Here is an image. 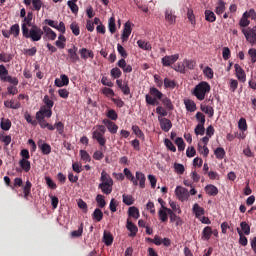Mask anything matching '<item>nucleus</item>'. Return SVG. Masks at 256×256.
Segmentation results:
<instances>
[{"label": "nucleus", "mask_w": 256, "mask_h": 256, "mask_svg": "<svg viewBox=\"0 0 256 256\" xmlns=\"http://www.w3.org/2000/svg\"><path fill=\"white\" fill-rule=\"evenodd\" d=\"M22 35L25 39H31L33 42L41 41V37H43V30L37 26H31V29L27 27V24H22Z\"/></svg>", "instance_id": "f257e3e1"}, {"label": "nucleus", "mask_w": 256, "mask_h": 256, "mask_svg": "<svg viewBox=\"0 0 256 256\" xmlns=\"http://www.w3.org/2000/svg\"><path fill=\"white\" fill-rule=\"evenodd\" d=\"M211 91V85L206 81L200 82L195 86L192 95L198 99V101H203L205 99V95Z\"/></svg>", "instance_id": "f03ea898"}, {"label": "nucleus", "mask_w": 256, "mask_h": 256, "mask_svg": "<svg viewBox=\"0 0 256 256\" xmlns=\"http://www.w3.org/2000/svg\"><path fill=\"white\" fill-rule=\"evenodd\" d=\"M105 133H107V128L104 125H97L96 130L92 132V138L97 141L100 147H105L107 139L105 138Z\"/></svg>", "instance_id": "7ed1b4c3"}, {"label": "nucleus", "mask_w": 256, "mask_h": 256, "mask_svg": "<svg viewBox=\"0 0 256 256\" xmlns=\"http://www.w3.org/2000/svg\"><path fill=\"white\" fill-rule=\"evenodd\" d=\"M242 33L246 39V41L248 43H250V45L252 47L256 46V26L248 27L246 29H242Z\"/></svg>", "instance_id": "20e7f679"}, {"label": "nucleus", "mask_w": 256, "mask_h": 256, "mask_svg": "<svg viewBox=\"0 0 256 256\" xmlns=\"http://www.w3.org/2000/svg\"><path fill=\"white\" fill-rule=\"evenodd\" d=\"M175 195L179 201H187L189 199V190L183 186H177Z\"/></svg>", "instance_id": "39448f33"}, {"label": "nucleus", "mask_w": 256, "mask_h": 256, "mask_svg": "<svg viewBox=\"0 0 256 256\" xmlns=\"http://www.w3.org/2000/svg\"><path fill=\"white\" fill-rule=\"evenodd\" d=\"M53 115V110L45 107V106H41L39 111L36 112V119H51Z\"/></svg>", "instance_id": "423d86ee"}, {"label": "nucleus", "mask_w": 256, "mask_h": 256, "mask_svg": "<svg viewBox=\"0 0 256 256\" xmlns=\"http://www.w3.org/2000/svg\"><path fill=\"white\" fill-rule=\"evenodd\" d=\"M179 60V54L166 55L162 58L163 67H171L174 63H177Z\"/></svg>", "instance_id": "0eeeda50"}, {"label": "nucleus", "mask_w": 256, "mask_h": 256, "mask_svg": "<svg viewBox=\"0 0 256 256\" xmlns=\"http://www.w3.org/2000/svg\"><path fill=\"white\" fill-rule=\"evenodd\" d=\"M102 123L105 125V127H107L109 133L112 135H115V133H117L119 130V126H117V124H115V122L111 121L110 119H104Z\"/></svg>", "instance_id": "6e6552de"}, {"label": "nucleus", "mask_w": 256, "mask_h": 256, "mask_svg": "<svg viewBox=\"0 0 256 256\" xmlns=\"http://www.w3.org/2000/svg\"><path fill=\"white\" fill-rule=\"evenodd\" d=\"M158 121L160 123L162 131H165V133H169V131H171L173 123H171V120H169V118H158Z\"/></svg>", "instance_id": "1a4fd4ad"}, {"label": "nucleus", "mask_w": 256, "mask_h": 256, "mask_svg": "<svg viewBox=\"0 0 256 256\" xmlns=\"http://www.w3.org/2000/svg\"><path fill=\"white\" fill-rule=\"evenodd\" d=\"M131 31H132L131 22L128 21L124 24L123 33H122V36H121V39H122L123 43H125V41L129 40V37L131 35Z\"/></svg>", "instance_id": "9d476101"}, {"label": "nucleus", "mask_w": 256, "mask_h": 256, "mask_svg": "<svg viewBox=\"0 0 256 256\" xmlns=\"http://www.w3.org/2000/svg\"><path fill=\"white\" fill-rule=\"evenodd\" d=\"M234 69L236 71V77L239 79L242 83H245L247 81V75L245 74V71L239 64L234 65Z\"/></svg>", "instance_id": "9b49d317"}, {"label": "nucleus", "mask_w": 256, "mask_h": 256, "mask_svg": "<svg viewBox=\"0 0 256 256\" xmlns=\"http://www.w3.org/2000/svg\"><path fill=\"white\" fill-rule=\"evenodd\" d=\"M154 245L160 246L164 245V247H171V239L169 238H163L161 239L159 235L154 236Z\"/></svg>", "instance_id": "f8f14e48"}, {"label": "nucleus", "mask_w": 256, "mask_h": 256, "mask_svg": "<svg viewBox=\"0 0 256 256\" xmlns=\"http://www.w3.org/2000/svg\"><path fill=\"white\" fill-rule=\"evenodd\" d=\"M126 228L130 232L129 237L137 236L139 228H137V225H135V223H132L131 220H129V219H127Z\"/></svg>", "instance_id": "ddd939ff"}, {"label": "nucleus", "mask_w": 256, "mask_h": 256, "mask_svg": "<svg viewBox=\"0 0 256 256\" xmlns=\"http://www.w3.org/2000/svg\"><path fill=\"white\" fill-rule=\"evenodd\" d=\"M79 54L81 59H84V61H87V59H93L95 57V54L93 53V50H89L87 48H81L79 50Z\"/></svg>", "instance_id": "4468645a"}, {"label": "nucleus", "mask_w": 256, "mask_h": 256, "mask_svg": "<svg viewBox=\"0 0 256 256\" xmlns=\"http://www.w3.org/2000/svg\"><path fill=\"white\" fill-rule=\"evenodd\" d=\"M117 66L122 69L123 73H131L133 71V66L128 65L124 58L117 62Z\"/></svg>", "instance_id": "2eb2a0df"}, {"label": "nucleus", "mask_w": 256, "mask_h": 256, "mask_svg": "<svg viewBox=\"0 0 256 256\" xmlns=\"http://www.w3.org/2000/svg\"><path fill=\"white\" fill-rule=\"evenodd\" d=\"M38 125H40L41 129H48V131H55V127L53 124H49L45 118H36Z\"/></svg>", "instance_id": "dca6fc26"}, {"label": "nucleus", "mask_w": 256, "mask_h": 256, "mask_svg": "<svg viewBox=\"0 0 256 256\" xmlns=\"http://www.w3.org/2000/svg\"><path fill=\"white\" fill-rule=\"evenodd\" d=\"M68 57L70 63H77V61H79V54H77L76 46H73V48L68 49Z\"/></svg>", "instance_id": "f3484780"}, {"label": "nucleus", "mask_w": 256, "mask_h": 256, "mask_svg": "<svg viewBox=\"0 0 256 256\" xmlns=\"http://www.w3.org/2000/svg\"><path fill=\"white\" fill-rule=\"evenodd\" d=\"M38 149H40L42 155H49L51 153V145L43 142V140L38 141Z\"/></svg>", "instance_id": "a211bd4d"}, {"label": "nucleus", "mask_w": 256, "mask_h": 256, "mask_svg": "<svg viewBox=\"0 0 256 256\" xmlns=\"http://www.w3.org/2000/svg\"><path fill=\"white\" fill-rule=\"evenodd\" d=\"M4 107H6L7 109H21V102L17 101V100H6L4 101Z\"/></svg>", "instance_id": "6ab92c4d"}, {"label": "nucleus", "mask_w": 256, "mask_h": 256, "mask_svg": "<svg viewBox=\"0 0 256 256\" xmlns=\"http://www.w3.org/2000/svg\"><path fill=\"white\" fill-rule=\"evenodd\" d=\"M43 33H45L50 41H55L57 39V33H55L49 26H43Z\"/></svg>", "instance_id": "aec40b11"}, {"label": "nucleus", "mask_w": 256, "mask_h": 256, "mask_svg": "<svg viewBox=\"0 0 256 256\" xmlns=\"http://www.w3.org/2000/svg\"><path fill=\"white\" fill-rule=\"evenodd\" d=\"M137 183H139L140 189H145V181H147V178H145V174L141 171L136 172V179Z\"/></svg>", "instance_id": "412c9836"}, {"label": "nucleus", "mask_w": 256, "mask_h": 256, "mask_svg": "<svg viewBox=\"0 0 256 256\" xmlns=\"http://www.w3.org/2000/svg\"><path fill=\"white\" fill-rule=\"evenodd\" d=\"M98 189H101L104 195H111L113 193V184L100 183Z\"/></svg>", "instance_id": "4be33fe9"}, {"label": "nucleus", "mask_w": 256, "mask_h": 256, "mask_svg": "<svg viewBox=\"0 0 256 256\" xmlns=\"http://www.w3.org/2000/svg\"><path fill=\"white\" fill-rule=\"evenodd\" d=\"M165 20L169 23V25H175L177 21V16L173 14V10L165 11Z\"/></svg>", "instance_id": "5701e85b"}, {"label": "nucleus", "mask_w": 256, "mask_h": 256, "mask_svg": "<svg viewBox=\"0 0 256 256\" xmlns=\"http://www.w3.org/2000/svg\"><path fill=\"white\" fill-rule=\"evenodd\" d=\"M123 173L126 179H128V181H131V183H133L134 187H137V185H139L137 180H135V176L133 175L131 170H129V168H124Z\"/></svg>", "instance_id": "b1692460"}, {"label": "nucleus", "mask_w": 256, "mask_h": 256, "mask_svg": "<svg viewBox=\"0 0 256 256\" xmlns=\"http://www.w3.org/2000/svg\"><path fill=\"white\" fill-rule=\"evenodd\" d=\"M149 94H150L154 99H156V101H157V99H158L159 101H161V100L163 99V97H164L163 92L159 91V89H157V88H155V87H151V88H150Z\"/></svg>", "instance_id": "393cba45"}, {"label": "nucleus", "mask_w": 256, "mask_h": 256, "mask_svg": "<svg viewBox=\"0 0 256 256\" xmlns=\"http://www.w3.org/2000/svg\"><path fill=\"white\" fill-rule=\"evenodd\" d=\"M184 105L190 113H195V111H197V104H195L193 100H185Z\"/></svg>", "instance_id": "a878e982"}, {"label": "nucleus", "mask_w": 256, "mask_h": 256, "mask_svg": "<svg viewBox=\"0 0 256 256\" xmlns=\"http://www.w3.org/2000/svg\"><path fill=\"white\" fill-rule=\"evenodd\" d=\"M100 181L101 183L113 185V178L105 170L101 172Z\"/></svg>", "instance_id": "bb28decb"}, {"label": "nucleus", "mask_w": 256, "mask_h": 256, "mask_svg": "<svg viewBox=\"0 0 256 256\" xmlns=\"http://www.w3.org/2000/svg\"><path fill=\"white\" fill-rule=\"evenodd\" d=\"M92 219L93 221H96L97 223L103 221V211L101 209L96 208L94 212L92 213Z\"/></svg>", "instance_id": "cd10ccee"}, {"label": "nucleus", "mask_w": 256, "mask_h": 256, "mask_svg": "<svg viewBox=\"0 0 256 256\" xmlns=\"http://www.w3.org/2000/svg\"><path fill=\"white\" fill-rule=\"evenodd\" d=\"M160 101L163 103V106L168 109V111H173V109H175L173 102H171V99H169L167 96L164 95Z\"/></svg>", "instance_id": "c85d7f7f"}, {"label": "nucleus", "mask_w": 256, "mask_h": 256, "mask_svg": "<svg viewBox=\"0 0 256 256\" xmlns=\"http://www.w3.org/2000/svg\"><path fill=\"white\" fill-rule=\"evenodd\" d=\"M19 165L25 173H29V171H31V162L29 160L21 159L19 161Z\"/></svg>", "instance_id": "c756f323"}, {"label": "nucleus", "mask_w": 256, "mask_h": 256, "mask_svg": "<svg viewBox=\"0 0 256 256\" xmlns=\"http://www.w3.org/2000/svg\"><path fill=\"white\" fill-rule=\"evenodd\" d=\"M204 15H205V19L209 23H215V21L217 20V17L215 16V13L211 10H205Z\"/></svg>", "instance_id": "7c9ffc66"}, {"label": "nucleus", "mask_w": 256, "mask_h": 256, "mask_svg": "<svg viewBox=\"0 0 256 256\" xmlns=\"http://www.w3.org/2000/svg\"><path fill=\"white\" fill-rule=\"evenodd\" d=\"M0 61L2 63H11V61H13V54H9L6 52L0 53Z\"/></svg>", "instance_id": "2f4dec72"}, {"label": "nucleus", "mask_w": 256, "mask_h": 256, "mask_svg": "<svg viewBox=\"0 0 256 256\" xmlns=\"http://www.w3.org/2000/svg\"><path fill=\"white\" fill-rule=\"evenodd\" d=\"M103 239L107 247L113 245V234H111L110 232L104 231Z\"/></svg>", "instance_id": "473e14b6"}, {"label": "nucleus", "mask_w": 256, "mask_h": 256, "mask_svg": "<svg viewBox=\"0 0 256 256\" xmlns=\"http://www.w3.org/2000/svg\"><path fill=\"white\" fill-rule=\"evenodd\" d=\"M128 215L129 217H133V219H139V208L132 206L128 209Z\"/></svg>", "instance_id": "72a5a7b5"}, {"label": "nucleus", "mask_w": 256, "mask_h": 256, "mask_svg": "<svg viewBox=\"0 0 256 256\" xmlns=\"http://www.w3.org/2000/svg\"><path fill=\"white\" fill-rule=\"evenodd\" d=\"M24 119L29 125H33V127H37V119H34L29 112L24 113Z\"/></svg>", "instance_id": "f704fd0d"}, {"label": "nucleus", "mask_w": 256, "mask_h": 256, "mask_svg": "<svg viewBox=\"0 0 256 256\" xmlns=\"http://www.w3.org/2000/svg\"><path fill=\"white\" fill-rule=\"evenodd\" d=\"M2 81L4 83H11V85L17 86L19 85V79H17V77H12V76H6V77H2Z\"/></svg>", "instance_id": "c9c22d12"}, {"label": "nucleus", "mask_w": 256, "mask_h": 256, "mask_svg": "<svg viewBox=\"0 0 256 256\" xmlns=\"http://www.w3.org/2000/svg\"><path fill=\"white\" fill-rule=\"evenodd\" d=\"M168 215H169V213L165 209H160L158 211V217H159L160 221H162V223H167V221L169 219Z\"/></svg>", "instance_id": "e433bc0d"}, {"label": "nucleus", "mask_w": 256, "mask_h": 256, "mask_svg": "<svg viewBox=\"0 0 256 256\" xmlns=\"http://www.w3.org/2000/svg\"><path fill=\"white\" fill-rule=\"evenodd\" d=\"M132 131L136 135V137H138V139H142V140L145 139V133H143V131L141 130V128H139V126L133 125Z\"/></svg>", "instance_id": "4c0bfd02"}, {"label": "nucleus", "mask_w": 256, "mask_h": 256, "mask_svg": "<svg viewBox=\"0 0 256 256\" xmlns=\"http://www.w3.org/2000/svg\"><path fill=\"white\" fill-rule=\"evenodd\" d=\"M31 187H33V184H31V181H26V184L23 188L24 192V199H28L29 195H31Z\"/></svg>", "instance_id": "58836bf2"}, {"label": "nucleus", "mask_w": 256, "mask_h": 256, "mask_svg": "<svg viewBox=\"0 0 256 256\" xmlns=\"http://www.w3.org/2000/svg\"><path fill=\"white\" fill-rule=\"evenodd\" d=\"M54 129L57 130V133L58 135H64L65 133V124L61 121L59 122H56L54 125H53Z\"/></svg>", "instance_id": "ea45409f"}, {"label": "nucleus", "mask_w": 256, "mask_h": 256, "mask_svg": "<svg viewBox=\"0 0 256 256\" xmlns=\"http://www.w3.org/2000/svg\"><path fill=\"white\" fill-rule=\"evenodd\" d=\"M205 191L208 195H211L212 197H215V195L219 193V190H217V187L211 184L205 187Z\"/></svg>", "instance_id": "a19ab883"}, {"label": "nucleus", "mask_w": 256, "mask_h": 256, "mask_svg": "<svg viewBox=\"0 0 256 256\" xmlns=\"http://www.w3.org/2000/svg\"><path fill=\"white\" fill-rule=\"evenodd\" d=\"M0 127L3 131H9V129H11V120L2 118Z\"/></svg>", "instance_id": "79ce46f5"}, {"label": "nucleus", "mask_w": 256, "mask_h": 256, "mask_svg": "<svg viewBox=\"0 0 256 256\" xmlns=\"http://www.w3.org/2000/svg\"><path fill=\"white\" fill-rule=\"evenodd\" d=\"M108 29L110 31V33H115V31H117V25L115 24V16L110 17V19L108 20Z\"/></svg>", "instance_id": "37998d69"}, {"label": "nucleus", "mask_w": 256, "mask_h": 256, "mask_svg": "<svg viewBox=\"0 0 256 256\" xmlns=\"http://www.w3.org/2000/svg\"><path fill=\"white\" fill-rule=\"evenodd\" d=\"M193 212L195 213L196 217H201V215H205V209L199 204L195 203L193 205Z\"/></svg>", "instance_id": "c03bdc74"}, {"label": "nucleus", "mask_w": 256, "mask_h": 256, "mask_svg": "<svg viewBox=\"0 0 256 256\" xmlns=\"http://www.w3.org/2000/svg\"><path fill=\"white\" fill-rule=\"evenodd\" d=\"M177 87V83L174 80L169 78L164 79V88L165 89H175Z\"/></svg>", "instance_id": "a18cd8bd"}, {"label": "nucleus", "mask_w": 256, "mask_h": 256, "mask_svg": "<svg viewBox=\"0 0 256 256\" xmlns=\"http://www.w3.org/2000/svg\"><path fill=\"white\" fill-rule=\"evenodd\" d=\"M33 12H28L27 16L24 17V23L22 25H26V27H33Z\"/></svg>", "instance_id": "49530a36"}, {"label": "nucleus", "mask_w": 256, "mask_h": 256, "mask_svg": "<svg viewBox=\"0 0 256 256\" xmlns=\"http://www.w3.org/2000/svg\"><path fill=\"white\" fill-rule=\"evenodd\" d=\"M96 203L100 209H103L105 205H107V202L105 201V196L98 194L96 196Z\"/></svg>", "instance_id": "de8ad7c7"}, {"label": "nucleus", "mask_w": 256, "mask_h": 256, "mask_svg": "<svg viewBox=\"0 0 256 256\" xmlns=\"http://www.w3.org/2000/svg\"><path fill=\"white\" fill-rule=\"evenodd\" d=\"M43 103L45 104L44 107H46V109H53V105H55V102H53V100H51V98H49V95H45L43 98Z\"/></svg>", "instance_id": "09e8293b"}, {"label": "nucleus", "mask_w": 256, "mask_h": 256, "mask_svg": "<svg viewBox=\"0 0 256 256\" xmlns=\"http://www.w3.org/2000/svg\"><path fill=\"white\" fill-rule=\"evenodd\" d=\"M202 235H203L202 238L208 241V239H211V235H213V230L211 229V227L206 226L203 229Z\"/></svg>", "instance_id": "8fccbe9b"}, {"label": "nucleus", "mask_w": 256, "mask_h": 256, "mask_svg": "<svg viewBox=\"0 0 256 256\" xmlns=\"http://www.w3.org/2000/svg\"><path fill=\"white\" fill-rule=\"evenodd\" d=\"M225 12V2L223 0H219L216 6V14L223 15Z\"/></svg>", "instance_id": "3c124183"}, {"label": "nucleus", "mask_w": 256, "mask_h": 256, "mask_svg": "<svg viewBox=\"0 0 256 256\" xmlns=\"http://www.w3.org/2000/svg\"><path fill=\"white\" fill-rule=\"evenodd\" d=\"M237 232L240 237L239 243L242 245V247H247V243H248L247 237H245V235H243V232L241 231V229L237 228Z\"/></svg>", "instance_id": "603ef678"}, {"label": "nucleus", "mask_w": 256, "mask_h": 256, "mask_svg": "<svg viewBox=\"0 0 256 256\" xmlns=\"http://www.w3.org/2000/svg\"><path fill=\"white\" fill-rule=\"evenodd\" d=\"M80 157L84 163H91V155H89L87 150H80Z\"/></svg>", "instance_id": "864d4df0"}, {"label": "nucleus", "mask_w": 256, "mask_h": 256, "mask_svg": "<svg viewBox=\"0 0 256 256\" xmlns=\"http://www.w3.org/2000/svg\"><path fill=\"white\" fill-rule=\"evenodd\" d=\"M137 45H138V47H140V49H143L144 51H151L150 44L148 42H146L145 40H138Z\"/></svg>", "instance_id": "5fc2aeb1"}, {"label": "nucleus", "mask_w": 256, "mask_h": 256, "mask_svg": "<svg viewBox=\"0 0 256 256\" xmlns=\"http://www.w3.org/2000/svg\"><path fill=\"white\" fill-rule=\"evenodd\" d=\"M67 5H68L70 11H71L74 15H77V13H79V6H77V3H76V2L68 1V2H67Z\"/></svg>", "instance_id": "6e6d98bb"}, {"label": "nucleus", "mask_w": 256, "mask_h": 256, "mask_svg": "<svg viewBox=\"0 0 256 256\" xmlns=\"http://www.w3.org/2000/svg\"><path fill=\"white\" fill-rule=\"evenodd\" d=\"M145 101L147 105H152V106L159 105V101H157V98H154L149 94H146Z\"/></svg>", "instance_id": "4d7b16f0"}, {"label": "nucleus", "mask_w": 256, "mask_h": 256, "mask_svg": "<svg viewBox=\"0 0 256 256\" xmlns=\"http://www.w3.org/2000/svg\"><path fill=\"white\" fill-rule=\"evenodd\" d=\"M241 231L244 233V235H249L251 233V226L245 221L240 223Z\"/></svg>", "instance_id": "13d9d810"}, {"label": "nucleus", "mask_w": 256, "mask_h": 256, "mask_svg": "<svg viewBox=\"0 0 256 256\" xmlns=\"http://www.w3.org/2000/svg\"><path fill=\"white\" fill-rule=\"evenodd\" d=\"M110 75L113 79H119V77L123 75V72H121V69H119L118 67H115L111 69Z\"/></svg>", "instance_id": "bf43d9fd"}, {"label": "nucleus", "mask_w": 256, "mask_h": 256, "mask_svg": "<svg viewBox=\"0 0 256 256\" xmlns=\"http://www.w3.org/2000/svg\"><path fill=\"white\" fill-rule=\"evenodd\" d=\"M122 199L123 203L128 206L133 205V203H135V198H133L131 195L123 194Z\"/></svg>", "instance_id": "052dcab7"}, {"label": "nucleus", "mask_w": 256, "mask_h": 256, "mask_svg": "<svg viewBox=\"0 0 256 256\" xmlns=\"http://www.w3.org/2000/svg\"><path fill=\"white\" fill-rule=\"evenodd\" d=\"M19 33H21V29L19 28V24H14L10 27V34L14 37H19Z\"/></svg>", "instance_id": "680f3d73"}, {"label": "nucleus", "mask_w": 256, "mask_h": 256, "mask_svg": "<svg viewBox=\"0 0 256 256\" xmlns=\"http://www.w3.org/2000/svg\"><path fill=\"white\" fill-rule=\"evenodd\" d=\"M175 144L178 147V151H185V141L181 137H177L175 140Z\"/></svg>", "instance_id": "e2e57ef3"}, {"label": "nucleus", "mask_w": 256, "mask_h": 256, "mask_svg": "<svg viewBox=\"0 0 256 256\" xmlns=\"http://www.w3.org/2000/svg\"><path fill=\"white\" fill-rule=\"evenodd\" d=\"M174 71H177V73L185 74V62H178L175 67H173Z\"/></svg>", "instance_id": "0e129e2a"}, {"label": "nucleus", "mask_w": 256, "mask_h": 256, "mask_svg": "<svg viewBox=\"0 0 256 256\" xmlns=\"http://www.w3.org/2000/svg\"><path fill=\"white\" fill-rule=\"evenodd\" d=\"M81 235H83V223L80 224V226L78 227V230H74L71 232V237L73 239H76L77 237H81Z\"/></svg>", "instance_id": "69168bd1"}, {"label": "nucleus", "mask_w": 256, "mask_h": 256, "mask_svg": "<svg viewBox=\"0 0 256 256\" xmlns=\"http://www.w3.org/2000/svg\"><path fill=\"white\" fill-rule=\"evenodd\" d=\"M70 29H71L73 35H75L76 37H78V35H80V33H81V30H80L79 25L77 24V22H73L70 25Z\"/></svg>", "instance_id": "338daca9"}, {"label": "nucleus", "mask_w": 256, "mask_h": 256, "mask_svg": "<svg viewBox=\"0 0 256 256\" xmlns=\"http://www.w3.org/2000/svg\"><path fill=\"white\" fill-rule=\"evenodd\" d=\"M201 111H203V113H205L209 117H213L214 115V110L211 106H201Z\"/></svg>", "instance_id": "774afa93"}]
</instances>
